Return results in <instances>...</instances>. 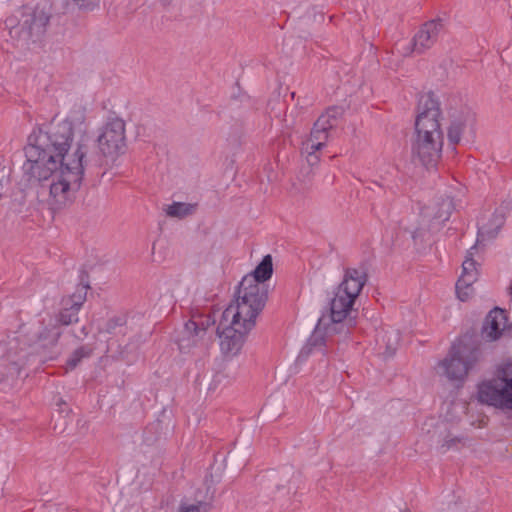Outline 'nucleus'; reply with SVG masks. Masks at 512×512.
Segmentation results:
<instances>
[{
    "label": "nucleus",
    "mask_w": 512,
    "mask_h": 512,
    "mask_svg": "<svg viewBox=\"0 0 512 512\" xmlns=\"http://www.w3.org/2000/svg\"><path fill=\"white\" fill-rule=\"evenodd\" d=\"M87 131L86 109L77 105L49 130L34 131L29 136L24 169L38 181H50L48 204L53 210L71 204L80 189Z\"/></svg>",
    "instance_id": "f257e3e1"
},
{
    "label": "nucleus",
    "mask_w": 512,
    "mask_h": 512,
    "mask_svg": "<svg viewBox=\"0 0 512 512\" xmlns=\"http://www.w3.org/2000/svg\"><path fill=\"white\" fill-rule=\"evenodd\" d=\"M273 275V258L265 255L234 286L226 307V362L240 355L268 299L266 282Z\"/></svg>",
    "instance_id": "f03ea898"
},
{
    "label": "nucleus",
    "mask_w": 512,
    "mask_h": 512,
    "mask_svg": "<svg viewBox=\"0 0 512 512\" xmlns=\"http://www.w3.org/2000/svg\"><path fill=\"white\" fill-rule=\"evenodd\" d=\"M365 283L366 274L362 269L353 268L346 271L343 281L337 288L331 301L330 318L333 324L341 323L347 318ZM334 331V325L329 326L325 318L319 319L315 330L305 346L301 349L296 359V363L301 364L309 357H312L315 361L321 360L325 355L323 349V335L324 333H331Z\"/></svg>",
    "instance_id": "7ed1b4c3"
},
{
    "label": "nucleus",
    "mask_w": 512,
    "mask_h": 512,
    "mask_svg": "<svg viewBox=\"0 0 512 512\" xmlns=\"http://www.w3.org/2000/svg\"><path fill=\"white\" fill-rule=\"evenodd\" d=\"M442 146L440 111L437 107H431L421 112L416 119V139L412 152L423 165L433 166L440 158Z\"/></svg>",
    "instance_id": "20e7f679"
},
{
    "label": "nucleus",
    "mask_w": 512,
    "mask_h": 512,
    "mask_svg": "<svg viewBox=\"0 0 512 512\" xmlns=\"http://www.w3.org/2000/svg\"><path fill=\"white\" fill-rule=\"evenodd\" d=\"M87 288L79 286L76 291L62 299V308L58 318L47 315L35 332V350L41 353L56 345L60 335V324L70 325L78 321V312L86 300Z\"/></svg>",
    "instance_id": "39448f33"
},
{
    "label": "nucleus",
    "mask_w": 512,
    "mask_h": 512,
    "mask_svg": "<svg viewBox=\"0 0 512 512\" xmlns=\"http://www.w3.org/2000/svg\"><path fill=\"white\" fill-rule=\"evenodd\" d=\"M475 398L496 409L512 410V361L500 363L492 376L479 381Z\"/></svg>",
    "instance_id": "423d86ee"
},
{
    "label": "nucleus",
    "mask_w": 512,
    "mask_h": 512,
    "mask_svg": "<svg viewBox=\"0 0 512 512\" xmlns=\"http://www.w3.org/2000/svg\"><path fill=\"white\" fill-rule=\"evenodd\" d=\"M502 224L503 218L501 216H495L492 219L491 224L483 225L479 228L476 245L467 251L462 263L461 275L456 283V295L459 300L466 301L473 294V284L478 278L477 263L474 260L477 245L495 237Z\"/></svg>",
    "instance_id": "0eeeda50"
},
{
    "label": "nucleus",
    "mask_w": 512,
    "mask_h": 512,
    "mask_svg": "<svg viewBox=\"0 0 512 512\" xmlns=\"http://www.w3.org/2000/svg\"><path fill=\"white\" fill-rule=\"evenodd\" d=\"M343 114V109L332 107L323 113L312 129L310 137L303 143L302 155L305 156L309 165L314 166L318 163L319 157L316 154L328 140V130L332 128L339 117Z\"/></svg>",
    "instance_id": "6e6552de"
},
{
    "label": "nucleus",
    "mask_w": 512,
    "mask_h": 512,
    "mask_svg": "<svg viewBox=\"0 0 512 512\" xmlns=\"http://www.w3.org/2000/svg\"><path fill=\"white\" fill-rule=\"evenodd\" d=\"M97 143L105 157L114 160L124 154L127 147L125 121L120 117L109 118L99 130Z\"/></svg>",
    "instance_id": "1a4fd4ad"
},
{
    "label": "nucleus",
    "mask_w": 512,
    "mask_h": 512,
    "mask_svg": "<svg viewBox=\"0 0 512 512\" xmlns=\"http://www.w3.org/2000/svg\"><path fill=\"white\" fill-rule=\"evenodd\" d=\"M476 361L475 356L466 350L452 348L451 353L436 367V373L451 381H462Z\"/></svg>",
    "instance_id": "9d476101"
},
{
    "label": "nucleus",
    "mask_w": 512,
    "mask_h": 512,
    "mask_svg": "<svg viewBox=\"0 0 512 512\" xmlns=\"http://www.w3.org/2000/svg\"><path fill=\"white\" fill-rule=\"evenodd\" d=\"M453 210L452 201L447 198L440 203L425 207L422 211L421 226L419 228L409 227V233L413 239L420 235V230L428 228L437 231L450 217Z\"/></svg>",
    "instance_id": "9b49d317"
},
{
    "label": "nucleus",
    "mask_w": 512,
    "mask_h": 512,
    "mask_svg": "<svg viewBox=\"0 0 512 512\" xmlns=\"http://www.w3.org/2000/svg\"><path fill=\"white\" fill-rule=\"evenodd\" d=\"M508 328V318L505 310L494 308L485 318L482 327V337L486 341H496L502 337Z\"/></svg>",
    "instance_id": "f8f14e48"
},
{
    "label": "nucleus",
    "mask_w": 512,
    "mask_h": 512,
    "mask_svg": "<svg viewBox=\"0 0 512 512\" xmlns=\"http://www.w3.org/2000/svg\"><path fill=\"white\" fill-rule=\"evenodd\" d=\"M22 17L23 19L19 23V32H40L46 28L49 22V16L42 10L22 14Z\"/></svg>",
    "instance_id": "ddd939ff"
},
{
    "label": "nucleus",
    "mask_w": 512,
    "mask_h": 512,
    "mask_svg": "<svg viewBox=\"0 0 512 512\" xmlns=\"http://www.w3.org/2000/svg\"><path fill=\"white\" fill-rule=\"evenodd\" d=\"M445 430L444 424L436 423L433 419L426 421L421 427V438L428 443H440L445 441L442 434Z\"/></svg>",
    "instance_id": "4468645a"
},
{
    "label": "nucleus",
    "mask_w": 512,
    "mask_h": 512,
    "mask_svg": "<svg viewBox=\"0 0 512 512\" xmlns=\"http://www.w3.org/2000/svg\"><path fill=\"white\" fill-rule=\"evenodd\" d=\"M409 36L411 37L406 42L410 46L403 51L404 54L421 53L430 48L435 42L432 34H409Z\"/></svg>",
    "instance_id": "2eb2a0df"
},
{
    "label": "nucleus",
    "mask_w": 512,
    "mask_h": 512,
    "mask_svg": "<svg viewBox=\"0 0 512 512\" xmlns=\"http://www.w3.org/2000/svg\"><path fill=\"white\" fill-rule=\"evenodd\" d=\"M197 210L196 203H184V202H173L170 205H167L165 208V212L169 217L173 218H184L186 216L192 215Z\"/></svg>",
    "instance_id": "dca6fc26"
},
{
    "label": "nucleus",
    "mask_w": 512,
    "mask_h": 512,
    "mask_svg": "<svg viewBox=\"0 0 512 512\" xmlns=\"http://www.w3.org/2000/svg\"><path fill=\"white\" fill-rule=\"evenodd\" d=\"M447 29H451V26L448 23L447 15L443 14V15L437 16L434 19L427 21L423 25L422 32H437L440 30H447Z\"/></svg>",
    "instance_id": "f3484780"
},
{
    "label": "nucleus",
    "mask_w": 512,
    "mask_h": 512,
    "mask_svg": "<svg viewBox=\"0 0 512 512\" xmlns=\"http://www.w3.org/2000/svg\"><path fill=\"white\" fill-rule=\"evenodd\" d=\"M224 320V310L222 309H215L212 311V313L207 318V327L210 325H217L216 332L219 338H222V335L224 333V330L222 329V322Z\"/></svg>",
    "instance_id": "a211bd4d"
},
{
    "label": "nucleus",
    "mask_w": 512,
    "mask_h": 512,
    "mask_svg": "<svg viewBox=\"0 0 512 512\" xmlns=\"http://www.w3.org/2000/svg\"><path fill=\"white\" fill-rule=\"evenodd\" d=\"M230 105L237 107L239 104H243L248 101V95L242 90L239 83L236 82L230 88Z\"/></svg>",
    "instance_id": "6ab92c4d"
},
{
    "label": "nucleus",
    "mask_w": 512,
    "mask_h": 512,
    "mask_svg": "<svg viewBox=\"0 0 512 512\" xmlns=\"http://www.w3.org/2000/svg\"><path fill=\"white\" fill-rule=\"evenodd\" d=\"M90 354V351L87 350L86 348L82 347V348H79L77 350H75L73 352V354L70 356V358L68 359L67 361V370H72L74 369L79 363L80 361L85 358V357H88Z\"/></svg>",
    "instance_id": "aec40b11"
},
{
    "label": "nucleus",
    "mask_w": 512,
    "mask_h": 512,
    "mask_svg": "<svg viewBox=\"0 0 512 512\" xmlns=\"http://www.w3.org/2000/svg\"><path fill=\"white\" fill-rule=\"evenodd\" d=\"M75 5L82 11H93L99 7L100 0H73Z\"/></svg>",
    "instance_id": "412c9836"
},
{
    "label": "nucleus",
    "mask_w": 512,
    "mask_h": 512,
    "mask_svg": "<svg viewBox=\"0 0 512 512\" xmlns=\"http://www.w3.org/2000/svg\"><path fill=\"white\" fill-rule=\"evenodd\" d=\"M461 129L459 126H452L448 131V138L451 143H457L460 140Z\"/></svg>",
    "instance_id": "4be33fe9"
},
{
    "label": "nucleus",
    "mask_w": 512,
    "mask_h": 512,
    "mask_svg": "<svg viewBox=\"0 0 512 512\" xmlns=\"http://www.w3.org/2000/svg\"><path fill=\"white\" fill-rule=\"evenodd\" d=\"M203 506L201 504L181 505L177 512H201Z\"/></svg>",
    "instance_id": "5701e85b"
},
{
    "label": "nucleus",
    "mask_w": 512,
    "mask_h": 512,
    "mask_svg": "<svg viewBox=\"0 0 512 512\" xmlns=\"http://www.w3.org/2000/svg\"><path fill=\"white\" fill-rule=\"evenodd\" d=\"M197 326H198V324L195 321L191 320V321L186 323L185 330L187 332L191 333L192 330H194V331L197 330Z\"/></svg>",
    "instance_id": "b1692460"
},
{
    "label": "nucleus",
    "mask_w": 512,
    "mask_h": 512,
    "mask_svg": "<svg viewBox=\"0 0 512 512\" xmlns=\"http://www.w3.org/2000/svg\"><path fill=\"white\" fill-rule=\"evenodd\" d=\"M15 21H16V17H10L6 20V27L9 29V30H13V29H16L17 26L15 25Z\"/></svg>",
    "instance_id": "393cba45"
},
{
    "label": "nucleus",
    "mask_w": 512,
    "mask_h": 512,
    "mask_svg": "<svg viewBox=\"0 0 512 512\" xmlns=\"http://www.w3.org/2000/svg\"><path fill=\"white\" fill-rule=\"evenodd\" d=\"M388 349L392 352L395 349V347H393L391 344H388Z\"/></svg>",
    "instance_id": "a878e982"
},
{
    "label": "nucleus",
    "mask_w": 512,
    "mask_h": 512,
    "mask_svg": "<svg viewBox=\"0 0 512 512\" xmlns=\"http://www.w3.org/2000/svg\"><path fill=\"white\" fill-rule=\"evenodd\" d=\"M510 299L512 301V287L510 288Z\"/></svg>",
    "instance_id": "bb28decb"
}]
</instances>
